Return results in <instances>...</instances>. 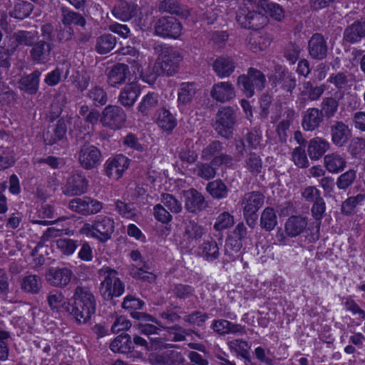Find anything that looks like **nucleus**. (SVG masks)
Here are the masks:
<instances>
[{
    "label": "nucleus",
    "instance_id": "1",
    "mask_svg": "<svg viewBox=\"0 0 365 365\" xmlns=\"http://www.w3.org/2000/svg\"><path fill=\"white\" fill-rule=\"evenodd\" d=\"M70 300L66 310L79 324H86L96 312V299L88 287H76Z\"/></svg>",
    "mask_w": 365,
    "mask_h": 365
},
{
    "label": "nucleus",
    "instance_id": "2",
    "mask_svg": "<svg viewBox=\"0 0 365 365\" xmlns=\"http://www.w3.org/2000/svg\"><path fill=\"white\" fill-rule=\"evenodd\" d=\"M153 50L157 56L154 69L158 76L170 77L179 72L183 56L178 49L165 43L156 42L153 45Z\"/></svg>",
    "mask_w": 365,
    "mask_h": 365
},
{
    "label": "nucleus",
    "instance_id": "3",
    "mask_svg": "<svg viewBox=\"0 0 365 365\" xmlns=\"http://www.w3.org/2000/svg\"><path fill=\"white\" fill-rule=\"evenodd\" d=\"M98 275L103 278L100 284V293L105 300H112L123 294L125 285L118 277L115 269L105 266L98 270Z\"/></svg>",
    "mask_w": 365,
    "mask_h": 365
},
{
    "label": "nucleus",
    "instance_id": "4",
    "mask_svg": "<svg viewBox=\"0 0 365 365\" xmlns=\"http://www.w3.org/2000/svg\"><path fill=\"white\" fill-rule=\"evenodd\" d=\"M266 76L255 68H249L247 74L238 76L237 85L247 98H252L255 91H262L266 85Z\"/></svg>",
    "mask_w": 365,
    "mask_h": 365
},
{
    "label": "nucleus",
    "instance_id": "5",
    "mask_svg": "<svg viewBox=\"0 0 365 365\" xmlns=\"http://www.w3.org/2000/svg\"><path fill=\"white\" fill-rule=\"evenodd\" d=\"M237 120V113L232 107L222 106L217 110L215 116V130L219 135L230 139L232 136Z\"/></svg>",
    "mask_w": 365,
    "mask_h": 365
},
{
    "label": "nucleus",
    "instance_id": "6",
    "mask_svg": "<svg viewBox=\"0 0 365 365\" xmlns=\"http://www.w3.org/2000/svg\"><path fill=\"white\" fill-rule=\"evenodd\" d=\"M114 221L107 216H98L93 224H84L81 232L106 242L114 232Z\"/></svg>",
    "mask_w": 365,
    "mask_h": 365
},
{
    "label": "nucleus",
    "instance_id": "7",
    "mask_svg": "<svg viewBox=\"0 0 365 365\" xmlns=\"http://www.w3.org/2000/svg\"><path fill=\"white\" fill-rule=\"evenodd\" d=\"M41 41H47L51 43V47L54 48L55 43H63L71 41L74 36L73 27H63L62 25H53L46 23L41 26Z\"/></svg>",
    "mask_w": 365,
    "mask_h": 365
},
{
    "label": "nucleus",
    "instance_id": "8",
    "mask_svg": "<svg viewBox=\"0 0 365 365\" xmlns=\"http://www.w3.org/2000/svg\"><path fill=\"white\" fill-rule=\"evenodd\" d=\"M232 161V158L230 155L220 153L209 163H197L192 169V174L205 180H210L216 176L217 170L220 165L230 164Z\"/></svg>",
    "mask_w": 365,
    "mask_h": 365
},
{
    "label": "nucleus",
    "instance_id": "9",
    "mask_svg": "<svg viewBox=\"0 0 365 365\" xmlns=\"http://www.w3.org/2000/svg\"><path fill=\"white\" fill-rule=\"evenodd\" d=\"M126 121V113L124 110L113 105L107 106L101 113L100 122L103 127L116 130L120 129Z\"/></svg>",
    "mask_w": 365,
    "mask_h": 365
},
{
    "label": "nucleus",
    "instance_id": "10",
    "mask_svg": "<svg viewBox=\"0 0 365 365\" xmlns=\"http://www.w3.org/2000/svg\"><path fill=\"white\" fill-rule=\"evenodd\" d=\"M78 161L86 170H92L98 167L102 160V153L94 145L83 143L77 153Z\"/></svg>",
    "mask_w": 365,
    "mask_h": 365
},
{
    "label": "nucleus",
    "instance_id": "11",
    "mask_svg": "<svg viewBox=\"0 0 365 365\" xmlns=\"http://www.w3.org/2000/svg\"><path fill=\"white\" fill-rule=\"evenodd\" d=\"M145 306V302L133 296L127 295L122 303V307L130 312V316L139 321L145 322H152L161 327L160 322L152 315L145 312H140Z\"/></svg>",
    "mask_w": 365,
    "mask_h": 365
},
{
    "label": "nucleus",
    "instance_id": "12",
    "mask_svg": "<svg viewBox=\"0 0 365 365\" xmlns=\"http://www.w3.org/2000/svg\"><path fill=\"white\" fill-rule=\"evenodd\" d=\"M154 29L158 36L175 39L180 36L182 26L175 17L163 16L156 21Z\"/></svg>",
    "mask_w": 365,
    "mask_h": 365
},
{
    "label": "nucleus",
    "instance_id": "13",
    "mask_svg": "<svg viewBox=\"0 0 365 365\" xmlns=\"http://www.w3.org/2000/svg\"><path fill=\"white\" fill-rule=\"evenodd\" d=\"M73 277V270L68 267H51L45 274L46 282L52 287L60 289L68 286Z\"/></svg>",
    "mask_w": 365,
    "mask_h": 365
},
{
    "label": "nucleus",
    "instance_id": "14",
    "mask_svg": "<svg viewBox=\"0 0 365 365\" xmlns=\"http://www.w3.org/2000/svg\"><path fill=\"white\" fill-rule=\"evenodd\" d=\"M236 20L242 27L249 29H259L266 23L263 15L247 7H240L237 10Z\"/></svg>",
    "mask_w": 365,
    "mask_h": 365
},
{
    "label": "nucleus",
    "instance_id": "15",
    "mask_svg": "<svg viewBox=\"0 0 365 365\" xmlns=\"http://www.w3.org/2000/svg\"><path fill=\"white\" fill-rule=\"evenodd\" d=\"M148 359L151 365H184L186 362L182 354L175 350L152 352Z\"/></svg>",
    "mask_w": 365,
    "mask_h": 365
},
{
    "label": "nucleus",
    "instance_id": "16",
    "mask_svg": "<svg viewBox=\"0 0 365 365\" xmlns=\"http://www.w3.org/2000/svg\"><path fill=\"white\" fill-rule=\"evenodd\" d=\"M185 208L193 214L199 213L207 207V202L204 195L195 188L183 191Z\"/></svg>",
    "mask_w": 365,
    "mask_h": 365
},
{
    "label": "nucleus",
    "instance_id": "17",
    "mask_svg": "<svg viewBox=\"0 0 365 365\" xmlns=\"http://www.w3.org/2000/svg\"><path fill=\"white\" fill-rule=\"evenodd\" d=\"M130 160L120 154L108 158L105 164L106 174L110 178L119 179L129 166Z\"/></svg>",
    "mask_w": 365,
    "mask_h": 365
},
{
    "label": "nucleus",
    "instance_id": "18",
    "mask_svg": "<svg viewBox=\"0 0 365 365\" xmlns=\"http://www.w3.org/2000/svg\"><path fill=\"white\" fill-rule=\"evenodd\" d=\"M309 56L315 60L322 61L328 55V43L323 35L316 33L312 35L308 42Z\"/></svg>",
    "mask_w": 365,
    "mask_h": 365
},
{
    "label": "nucleus",
    "instance_id": "19",
    "mask_svg": "<svg viewBox=\"0 0 365 365\" xmlns=\"http://www.w3.org/2000/svg\"><path fill=\"white\" fill-rule=\"evenodd\" d=\"M88 180L81 173H73L66 181L63 193L67 196L83 194L87 190Z\"/></svg>",
    "mask_w": 365,
    "mask_h": 365
},
{
    "label": "nucleus",
    "instance_id": "20",
    "mask_svg": "<svg viewBox=\"0 0 365 365\" xmlns=\"http://www.w3.org/2000/svg\"><path fill=\"white\" fill-rule=\"evenodd\" d=\"M53 49L51 43L47 41H36L29 51L30 58L35 63L45 64L51 60Z\"/></svg>",
    "mask_w": 365,
    "mask_h": 365
},
{
    "label": "nucleus",
    "instance_id": "21",
    "mask_svg": "<svg viewBox=\"0 0 365 365\" xmlns=\"http://www.w3.org/2000/svg\"><path fill=\"white\" fill-rule=\"evenodd\" d=\"M211 97L217 102L227 103L236 96L234 86L229 81H222L215 83L210 91Z\"/></svg>",
    "mask_w": 365,
    "mask_h": 365
},
{
    "label": "nucleus",
    "instance_id": "22",
    "mask_svg": "<svg viewBox=\"0 0 365 365\" xmlns=\"http://www.w3.org/2000/svg\"><path fill=\"white\" fill-rule=\"evenodd\" d=\"M327 89L325 84L319 86L314 85L311 81H306L302 85V88L298 95V100L301 104H304L307 101H318Z\"/></svg>",
    "mask_w": 365,
    "mask_h": 365
},
{
    "label": "nucleus",
    "instance_id": "23",
    "mask_svg": "<svg viewBox=\"0 0 365 365\" xmlns=\"http://www.w3.org/2000/svg\"><path fill=\"white\" fill-rule=\"evenodd\" d=\"M332 143L338 146H344L351 137L349 126L342 121H334L330 126Z\"/></svg>",
    "mask_w": 365,
    "mask_h": 365
},
{
    "label": "nucleus",
    "instance_id": "24",
    "mask_svg": "<svg viewBox=\"0 0 365 365\" xmlns=\"http://www.w3.org/2000/svg\"><path fill=\"white\" fill-rule=\"evenodd\" d=\"M67 132V121L63 118L57 120L53 127L48 128V130L43 133V140L46 145H53L58 141L66 138Z\"/></svg>",
    "mask_w": 365,
    "mask_h": 365
},
{
    "label": "nucleus",
    "instance_id": "25",
    "mask_svg": "<svg viewBox=\"0 0 365 365\" xmlns=\"http://www.w3.org/2000/svg\"><path fill=\"white\" fill-rule=\"evenodd\" d=\"M140 94V87L137 82L126 84L120 91L118 102L125 108H131Z\"/></svg>",
    "mask_w": 365,
    "mask_h": 365
},
{
    "label": "nucleus",
    "instance_id": "26",
    "mask_svg": "<svg viewBox=\"0 0 365 365\" xmlns=\"http://www.w3.org/2000/svg\"><path fill=\"white\" fill-rule=\"evenodd\" d=\"M344 40L349 43L359 42L365 37V18L356 21L348 26L343 34Z\"/></svg>",
    "mask_w": 365,
    "mask_h": 365
},
{
    "label": "nucleus",
    "instance_id": "27",
    "mask_svg": "<svg viewBox=\"0 0 365 365\" xmlns=\"http://www.w3.org/2000/svg\"><path fill=\"white\" fill-rule=\"evenodd\" d=\"M137 11L136 4L121 0L114 6L112 14L115 18L127 21L137 15Z\"/></svg>",
    "mask_w": 365,
    "mask_h": 365
},
{
    "label": "nucleus",
    "instance_id": "28",
    "mask_svg": "<svg viewBox=\"0 0 365 365\" xmlns=\"http://www.w3.org/2000/svg\"><path fill=\"white\" fill-rule=\"evenodd\" d=\"M264 201V196L259 191L247 192L242 199L243 212H257L262 207Z\"/></svg>",
    "mask_w": 365,
    "mask_h": 365
},
{
    "label": "nucleus",
    "instance_id": "29",
    "mask_svg": "<svg viewBox=\"0 0 365 365\" xmlns=\"http://www.w3.org/2000/svg\"><path fill=\"white\" fill-rule=\"evenodd\" d=\"M158 10L161 13L176 14L184 19L190 15V10L178 0H159Z\"/></svg>",
    "mask_w": 365,
    "mask_h": 365
},
{
    "label": "nucleus",
    "instance_id": "30",
    "mask_svg": "<svg viewBox=\"0 0 365 365\" xmlns=\"http://www.w3.org/2000/svg\"><path fill=\"white\" fill-rule=\"evenodd\" d=\"M236 67V63L232 57L222 56L217 57L212 64L216 75L220 78H227L231 76Z\"/></svg>",
    "mask_w": 365,
    "mask_h": 365
},
{
    "label": "nucleus",
    "instance_id": "31",
    "mask_svg": "<svg viewBox=\"0 0 365 365\" xmlns=\"http://www.w3.org/2000/svg\"><path fill=\"white\" fill-rule=\"evenodd\" d=\"M61 21L63 27H71L72 24L83 28L86 25V18L80 13L74 11L67 6L60 8Z\"/></svg>",
    "mask_w": 365,
    "mask_h": 365
},
{
    "label": "nucleus",
    "instance_id": "32",
    "mask_svg": "<svg viewBox=\"0 0 365 365\" xmlns=\"http://www.w3.org/2000/svg\"><path fill=\"white\" fill-rule=\"evenodd\" d=\"M40 76L41 72L35 70L31 73L22 76L18 81L19 88L29 95L36 94L39 88Z\"/></svg>",
    "mask_w": 365,
    "mask_h": 365
},
{
    "label": "nucleus",
    "instance_id": "33",
    "mask_svg": "<svg viewBox=\"0 0 365 365\" xmlns=\"http://www.w3.org/2000/svg\"><path fill=\"white\" fill-rule=\"evenodd\" d=\"M329 143L325 139L316 137L309 141L307 153L311 160H317L329 150Z\"/></svg>",
    "mask_w": 365,
    "mask_h": 365
},
{
    "label": "nucleus",
    "instance_id": "34",
    "mask_svg": "<svg viewBox=\"0 0 365 365\" xmlns=\"http://www.w3.org/2000/svg\"><path fill=\"white\" fill-rule=\"evenodd\" d=\"M129 73V68L126 64L118 63L113 65L108 74V85L116 87L123 83Z\"/></svg>",
    "mask_w": 365,
    "mask_h": 365
},
{
    "label": "nucleus",
    "instance_id": "35",
    "mask_svg": "<svg viewBox=\"0 0 365 365\" xmlns=\"http://www.w3.org/2000/svg\"><path fill=\"white\" fill-rule=\"evenodd\" d=\"M38 38L37 31L19 30L13 34L14 42L10 45L11 47H15L16 52L19 46H32Z\"/></svg>",
    "mask_w": 365,
    "mask_h": 365
},
{
    "label": "nucleus",
    "instance_id": "36",
    "mask_svg": "<svg viewBox=\"0 0 365 365\" xmlns=\"http://www.w3.org/2000/svg\"><path fill=\"white\" fill-rule=\"evenodd\" d=\"M324 117L319 109L310 108L303 115L302 125L305 130L313 131L318 128L322 123Z\"/></svg>",
    "mask_w": 365,
    "mask_h": 365
},
{
    "label": "nucleus",
    "instance_id": "37",
    "mask_svg": "<svg viewBox=\"0 0 365 365\" xmlns=\"http://www.w3.org/2000/svg\"><path fill=\"white\" fill-rule=\"evenodd\" d=\"M307 226V221L305 217L291 216L285 223L284 230L288 237H296L305 231Z\"/></svg>",
    "mask_w": 365,
    "mask_h": 365
},
{
    "label": "nucleus",
    "instance_id": "38",
    "mask_svg": "<svg viewBox=\"0 0 365 365\" xmlns=\"http://www.w3.org/2000/svg\"><path fill=\"white\" fill-rule=\"evenodd\" d=\"M156 123L168 134H170L178 124L175 117L165 108L158 110Z\"/></svg>",
    "mask_w": 365,
    "mask_h": 365
},
{
    "label": "nucleus",
    "instance_id": "39",
    "mask_svg": "<svg viewBox=\"0 0 365 365\" xmlns=\"http://www.w3.org/2000/svg\"><path fill=\"white\" fill-rule=\"evenodd\" d=\"M270 79L273 86L280 85L281 89L289 95L292 94L297 86L296 78L289 71L282 75H273Z\"/></svg>",
    "mask_w": 365,
    "mask_h": 365
},
{
    "label": "nucleus",
    "instance_id": "40",
    "mask_svg": "<svg viewBox=\"0 0 365 365\" xmlns=\"http://www.w3.org/2000/svg\"><path fill=\"white\" fill-rule=\"evenodd\" d=\"M324 165L329 173H339L345 168L346 161L341 155L332 153L324 157Z\"/></svg>",
    "mask_w": 365,
    "mask_h": 365
},
{
    "label": "nucleus",
    "instance_id": "41",
    "mask_svg": "<svg viewBox=\"0 0 365 365\" xmlns=\"http://www.w3.org/2000/svg\"><path fill=\"white\" fill-rule=\"evenodd\" d=\"M110 349L115 353L129 354L133 350V342L130 335L121 334L110 343Z\"/></svg>",
    "mask_w": 365,
    "mask_h": 365
},
{
    "label": "nucleus",
    "instance_id": "42",
    "mask_svg": "<svg viewBox=\"0 0 365 365\" xmlns=\"http://www.w3.org/2000/svg\"><path fill=\"white\" fill-rule=\"evenodd\" d=\"M205 189L210 196L216 200H221L227 197L230 192V189L221 179H217L209 182L207 184Z\"/></svg>",
    "mask_w": 365,
    "mask_h": 365
},
{
    "label": "nucleus",
    "instance_id": "43",
    "mask_svg": "<svg viewBox=\"0 0 365 365\" xmlns=\"http://www.w3.org/2000/svg\"><path fill=\"white\" fill-rule=\"evenodd\" d=\"M159 102V96L155 92H148L145 95L138 106V110L143 116H148L155 109Z\"/></svg>",
    "mask_w": 365,
    "mask_h": 365
},
{
    "label": "nucleus",
    "instance_id": "44",
    "mask_svg": "<svg viewBox=\"0 0 365 365\" xmlns=\"http://www.w3.org/2000/svg\"><path fill=\"white\" fill-rule=\"evenodd\" d=\"M197 93V86L194 83H182L178 91V102L180 106H187L192 103Z\"/></svg>",
    "mask_w": 365,
    "mask_h": 365
},
{
    "label": "nucleus",
    "instance_id": "45",
    "mask_svg": "<svg viewBox=\"0 0 365 365\" xmlns=\"http://www.w3.org/2000/svg\"><path fill=\"white\" fill-rule=\"evenodd\" d=\"M205 234V228L195 220H190L185 227L184 237L190 243L200 240Z\"/></svg>",
    "mask_w": 365,
    "mask_h": 365
},
{
    "label": "nucleus",
    "instance_id": "46",
    "mask_svg": "<svg viewBox=\"0 0 365 365\" xmlns=\"http://www.w3.org/2000/svg\"><path fill=\"white\" fill-rule=\"evenodd\" d=\"M41 288V279L36 274H30L21 279V289L26 293L37 294L40 292Z\"/></svg>",
    "mask_w": 365,
    "mask_h": 365
},
{
    "label": "nucleus",
    "instance_id": "47",
    "mask_svg": "<svg viewBox=\"0 0 365 365\" xmlns=\"http://www.w3.org/2000/svg\"><path fill=\"white\" fill-rule=\"evenodd\" d=\"M245 168L252 175L257 176L262 173L264 166L261 156L256 153L250 152L245 160Z\"/></svg>",
    "mask_w": 365,
    "mask_h": 365
},
{
    "label": "nucleus",
    "instance_id": "48",
    "mask_svg": "<svg viewBox=\"0 0 365 365\" xmlns=\"http://www.w3.org/2000/svg\"><path fill=\"white\" fill-rule=\"evenodd\" d=\"M115 44V37L110 34H105L97 38L95 49L99 54H106L113 49Z\"/></svg>",
    "mask_w": 365,
    "mask_h": 365
},
{
    "label": "nucleus",
    "instance_id": "49",
    "mask_svg": "<svg viewBox=\"0 0 365 365\" xmlns=\"http://www.w3.org/2000/svg\"><path fill=\"white\" fill-rule=\"evenodd\" d=\"M47 302L50 309L58 313L62 308L66 309L68 302H65V297L61 291L54 289L51 291L47 296Z\"/></svg>",
    "mask_w": 365,
    "mask_h": 365
},
{
    "label": "nucleus",
    "instance_id": "50",
    "mask_svg": "<svg viewBox=\"0 0 365 365\" xmlns=\"http://www.w3.org/2000/svg\"><path fill=\"white\" fill-rule=\"evenodd\" d=\"M339 102L334 97H325L322 99L319 111L326 119L333 118L338 111Z\"/></svg>",
    "mask_w": 365,
    "mask_h": 365
},
{
    "label": "nucleus",
    "instance_id": "51",
    "mask_svg": "<svg viewBox=\"0 0 365 365\" xmlns=\"http://www.w3.org/2000/svg\"><path fill=\"white\" fill-rule=\"evenodd\" d=\"M86 97L92 101L96 107L103 106L108 102L106 91L99 86H95L88 90Z\"/></svg>",
    "mask_w": 365,
    "mask_h": 365
},
{
    "label": "nucleus",
    "instance_id": "52",
    "mask_svg": "<svg viewBox=\"0 0 365 365\" xmlns=\"http://www.w3.org/2000/svg\"><path fill=\"white\" fill-rule=\"evenodd\" d=\"M277 225V217L274 210L267 207L262 212L260 217V225L262 229L271 231Z\"/></svg>",
    "mask_w": 365,
    "mask_h": 365
},
{
    "label": "nucleus",
    "instance_id": "53",
    "mask_svg": "<svg viewBox=\"0 0 365 365\" xmlns=\"http://www.w3.org/2000/svg\"><path fill=\"white\" fill-rule=\"evenodd\" d=\"M34 8V6L31 3L21 1L14 5L13 10L10 12V16L23 20L29 16Z\"/></svg>",
    "mask_w": 365,
    "mask_h": 365
},
{
    "label": "nucleus",
    "instance_id": "54",
    "mask_svg": "<svg viewBox=\"0 0 365 365\" xmlns=\"http://www.w3.org/2000/svg\"><path fill=\"white\" fill-rule=\"evenodd\" d=\"M242 247V241L234 237H229L225 245V256L226 261H232L238 255Z\"/></svg>",
    "mask_w": 365,
    "mask_h": 365
},
{
    "label": "nucleus",
    "instance_id": "55",
    "mask_svg": "<svg viewBox=\"0 0 365 365\" xmlns=\"http://www.w3.org/2000/svg\"><path fill=\"white\" fill-rule=\"evenodd\" d=\"M200 249L201 255L207 261H213L219 257V247L215 240H211L204 242Z\"/></svg>",
    "mask_w": 365,
    "mask_h": 365
},
{
    "label": "nucleus",
    "instance_id": "56",
    "mask_svg": "<svg viewBox=\"0 0 365 365\" xmlns=\"http://www.w3.org/2000/svg\"><path fill=\"white\" fill-rule=\"evenodd\" d=\"M262 139V136L260 130L255 127L249 130L244 135L242 144L245 146V143H247L248 148L257 149L259 146Z\"/></svg>",
    "mask_w": 365,
    "mask_h": 365
},
{
    "label": "nucleus",
    "instance_id": "57",
    "mask_svg": "<svg viewBox=\"0 0 365 365\" xmlns=\"http://www.w3.org/2000/svg\"><path fill=\"white\" fill-rule=\"evenodd\" d=\"M223 149V144L220 140H212L206 145L201 152V158L204 160L212 159L214 157L220 155V152Z\"/></svg>",
    "mask_w": 365,
    "mask_h": 365
},
{
    "label": "nucleus",
    "instance_id": "58",
    "mask_svg": "<svg viewBox=\"0 0 365 365\" xmlns=\"http://www.w3.org/2000/svg\"><path fill=\"white\" fill-rule=\"evenodd\" d=\"M161 203L168 207L170 212L179 213L182 210V203L174 195L163 193L160 196Z\"/></svg>",
    "mask_w": 365,
    "mask_h": 365
},
{
    "label": "nucleus",
    "instance_id": "59",
    "mask_svg": "<svg viewBox=\"0 0 365 365\" xmlns=\"http://www.w3.org/2000/svg\"><path fill=\"white\" fill-rule=\"evenodd\" d=\"M175 297L180 300H185L193 297L195 289L190 285L184 284H174L171 289Z\"/></svg>",
    "mask_w": 365,
    "mask_h": 365
},
{
    "label": "nucleus",
    "instance_id": "60",
    "mask_svg": "<svg viewBox=\"0 0 365 365\" xmlns=\"http://www.w3.org/2000/svg\"><path fill=\"white\" fill-rule=\"evenodd\" d=\"M71 81L72 84L78 91L83 92L89 86L91 82V76L86 71H78L75 75L71 76Z\"/></svg>",
    "mask_w": 365,
    "mask_h": 365
},
{
    "label": "nucleus",
    "instance_id": "61",
    "mask_svg": "<svg viewBox=\"0 0 365 365\" xmlns=\"http://www.w3.org/2000/svg\"><path fill=\"white\" fill-rule=\"evenodd\" d=\"M365 200V195L358 194L356 196L347 198L341 205L342 213L349 215L354 212V208L361 203Z\"/></svg>",
    "mask_w": 365,
    "mask_h": 365
},
{
    "label": "nucleus",
    "instance_id": "62",
    "mask_svg": "<svg viewBox=\"0 0 365 365\" xmlns=\"http://www.w3.org/2000/svg\"><path fill=\"white\" fill-rule=\"evenodd\" d=\"M68 207L73 212H78L83 215H88V197H76L72 199L68 203Z\"/></svg>",
    "mask_w": 365,
    "mask_h": 365
},
{
    "label": "nucleus",
    "instance_id": "63",
    "mask_svg": "<svg viewBox=\"0 0 365 365\" xmlns=\"http://www.w3.org/2000/svg\"><path fill=\"white\" fill-rule=\"evenodd\" d=\"M356 173L354 170L350 169L340 175L336 180V186L339 190H346L355 181Z\"/></svg>",
    "mask_w": 365,
    "mask_h": 365
},
{
    "label": "nucleus",
    "instance_id": "64",
    "mask_svg": "<svg viewBox=\"0 0 365 365\" xmlns=\"http://www.w3.org/2000/svg\"><path fill=\"white\" fill-rule=\"evenodd\" d=\"M56 242L57 248L66 255H72L79 246L78 241L68 238H60Z\"/></svg>",
    "mask_w": 365,
    "mask_h": 365
}]
</instances>
